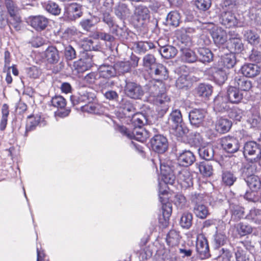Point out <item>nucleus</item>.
<instances>
[{
    "label": "nucleus",
    "mask_w": 261,
    "mask_h": 261,
    "mask_svg": "<svg viewBox=\"0 0 261 261\" xmlns=\"http://www.w3.org/2000/svg\"><path fill=\"white\" fill-rule=\"evenodd\" d=\"M180 51L181 53V60L187 63H193L197 61V57L195 53L189 48L181 47Z\"/></svg>",
    "instance_id": "nucleus-34"
},
{
    "label": "nucleus",
    "mask_w": 261,
    "mask_h": 261,
    "mask_svg": "<svg viewBox=\"0 0 261 261\" xmlns=\"http://www.w3.org/2000/svg\"><path fill=\"white\" fill-rule=\"evenodd\" d=\"M43 8L49 13L55 15H59L60 13L61 9L58 5L53 1H48L42 3Z\"/></svg>",
    "instance_id": "nucleus-50"
},
{
    "label": "nucleus",
    "mask_w": 261,
    "mask_h": 261,
    "mask_svg": "<svg viewBox=\"0 0 261 261\" xmlns=\"http://www.w3.org/2000/svg\"><path fill=\"white\" fill-rule=\"evenodd\" d=\"M227 238L223 231L217 230L214 235V242L216 247L219 248L226 244Z\"/></svg>",
    "instance_id": "nucleus-51"
},
{
    "label": "nucleus",
    "mask_w": 261,
    "mask_h": 261,
    "mask_svg": "<svg viewBox=\"0 0 261 261\" xmlns=\"http://www.w3.org/2000/svg\"><path fill=\"white\" fill-rule=\"evenodd\" d=\"M2 116L0 122V129L4 130L7 126L8 117L9 114V107L7 104H4L2 108Z\"/></svg>",
    "instance_id": "nucleus-56"
},
{
    "label": "nucleus",
    "mask_w": 261,
    "mask_h": 261,
    "mask_svg": "<svg viewBox=\"0 0 261 261\" xmlns=\"http://www.w3.org/2000/svg\"><path fill=\"white\" fill-rule=\"evenodd\" d=\"M206 112L202 109H194L189 113V119L191 125L195 127L202 126Z\"/></svg>",
    "instance_id": "nucleus-5"
},
{
    "label": "nucleus",
    "mask_w": 261,
    "mask_h": 261,
    "mask_svg": "<svg viewBox=\"0 0 261 261\" xmlns=\"http://www.w3.org/2000/svg\"><path fill=\"white\" fill-rule=\"evenodd\" d=\"M244 36L248 42L251 44L256 45L259 43V37L258 35L251 30L245 31Z\"/></svg>",
    "instance_id": "nucleus-61"
},
{
    "label": "nucleus",
    "mask_w": 261,
    "mask_h": 261,
    "mask_svg": "<svg viewBox=\"0 0 261 261\" xmlns=\"http://www.w3.org/2000/svg\"><path fill=\"white\" fill-rule=\"evenodd\" d=\"M99 76L103 78L109 79L116 75L114 66L103 64L98 69Z\"/></svg>",
    "instance_id": "nucleus-26"
},
{
    "label": "nucleus",
    "mask_w": 261,
    "mask_h": 261,
    "mask_svg": "<svg viewBox=\"0 0 261 261\" xmlns=\"http://www.w3.org/2000/svg\"><path fill=\"white\" fill-rule=\"evenodd\" d=\"M99 106L93 102L81 106L82 111L89 113L96 114L98 113Z\"/></svg>",
    "instance_id": "nucleus-63"
},
{
    "label": "nucleus",
    "mask_w": 261,
    "mask_h": 261,
    "mask_svg": "<svg viewBox=\"0 0 261 261\" xmlns=\"http://www.w3.org/2000/svg\"><path fill=\"white\" fill-rule=\"evenodd\" d=\"M221 23L227 28L235 27L237 25V19L231 12L222 13L220 17Z\"/></svg>",
    "instance_id": "nucleus-25"
},
{
    "label": "nucleus",
    "mask_w": 261,
    "mask_h": 261,
    "mask_svg": "<svg viewBox=\"0 0 261 261\" xmlns=\"http://www.w3.org/2000/svg\"><path fill=\"white\" fill-rule=\"evenodd\" d=\"M161 56L165 59H170L175 56L177 50L175 47L171 45L163 46L160 50Z\"/></svg>",
    "instance_id": "nucleus-42"
},
{
    "label": "nucleus",
    "mask_w": 261,
    "mask_h": 261,
    "mask_svg": "<svg viewBox=\"0 0 261 261\" xmlns=\"http://www.w3.org/2000/svg\"><path fill=\"white\" fill-rule=\"evenodd\" d=\"M171 133L177 138H182L189 132L188 128L184 125V123L171 125Z\"/></svg>",
    "instance_id": "nucleus-40"
},
{
    "label": "nucleus",
    "mask_w": 261,
    "mask_h": 261,
    "mask_svg": "<svg viewBox=\"0 0 261 261\" xmlns=\"http://www.w3.org/2000/svg\"><path fill=\"white\" fill-rule=\"evenodd\" d=\"M146 87H147L148 92L149 93L150 96L153 97V99L162 92L159 86L154 84L153 82H150L146 85Z\"/></svg>",
    "instance_id": "nucleus-62"
},
{
    "label": "nucleus",
    "mask_w": 261,
    "mask_h": 261,
    "mask_svg": "<svg viewBox=\"0 0 261 261\" xmlns=\"http://www.w3.org/2000/svg\"><path fill=\"white\" fill-rule=\"evenodd\" d=\"M135 14L137 17V20L141 21L140 24H143L144 21L150 17L149 11L147 7L140 5L136 7Z\"/></svg>",
    "instance_id": "nucleus-31"
},
{
    "label": "nucleus",
    "mask_w": 261,
    "mask_h": 261,
    "mask_svg": "<svg viewBox=\"0 0 261 261\" xmlns=\"http://www.w3.org/2000/svg\"><path fill=\"white\" fill-rule=\"evenodd\" d=\"M227 98L220 95L217 96L214 100V110L216 112H223L228 111Z\"/></svg>",
    "instance_id": "nucleus-23"
},
{
    "label": "nucleus",
    "mask_w": 261,
    "mask_h": 261,
    "mask_svg": "<svg viewBox=\"0 0 261 261\" xmlns=\"http://www.w3.org/2000/svg\"><path fill=\"white\" fill-rule=\"evenodd\" d=\"M177 180L179 184L184 188H187L193 185V180L189 170L181 167L176 168Z\"/></svg>",
    "instance_id": "nucleus-4"
},
{
    "label": "nucleus",
    "mask_w": 261,
    "mask_h": 261,
    "mask_svg": "<svg viewBox=\"0 0 261 261\" xmlns=\"http://www.w3.org/2000/svg\"><path fill=\"white\" fill-rule=\"evenodd\" d=\"M232 125L231 121L226 118H220L216 123V129L220 133L224 134L229 130Z\"/></svg>",
    "instance_id": "nucleus-32"
},
{
    "label": "nucleus",
    "mask_w": 261,
    "mask_h": 261,
    "mask_svg": "<svg viewBox=\"0 0 261 261\" xmlns=\"http://www.w3.org/2000/svg\"><path fill=\"white\" fill-rule=\"evenodd\" d=\"M197 59L202 63H209L211 62L213 58V55L208 48H199L198 49Z\"/></svg>",
    "instance_id": "nucleus-36"
},
{
    "label": "nucleus",
    "mask_w": 261,
    "mask_h": 261,
    "mask_svg": "<svg viewBox=\"0 0 261 261\" xmlns=\"http://www.w3.org/2000/svg\"><path fill=\"white\" fill-rule=\"evenodd\" d=\"M196 247V251L200 258L205 259L210 256L207 241L203 234L197 236Z\"/></svg>",
    "instance_id": "nucleus-8"
},
{
    "label": "nucleus",
    "mask_w": 261,
    "mask_h": 261,
    "mask_svg": "<svg viewBox=\"0 0 261 261\" xmlns=\"http://www.w3.org/2000/svg\"><path fill=\"white\" fill-rule=\"evenodd\" d=\"M124 92L128 97L135 99H141L144 94L142 86L133 82H126Z\"/></svg>",
    "instance_id": "nucleus-3"
},
{
    "label": "nucleus",
    "mask_w": 261,
    "mask_h": 261,
    "mask_svg": "<svg viewBox=\"0 0 261 261\" xmlns=\"http://www.w3.org/2000/svg\"><path fill=\"white\" fill-rule=\"evenodd\" d=\"M115 15L121 19H125L130 15V12L126 5L123 3H119L114 8Z\"/></svg>",
    "instance_id": "nucleus-33"
},
{
    "label": "nucleus",
    "mask_w": 261,
    "mask_h": 261,
    "mask_svg": "<svg viewBox=\"0 0 261 261\" xmlns=\"http://www.w3.org/2000/svg\"><path fill=\"white\" fill-rule=\"evenodd\" d=\"M116 73L124 74L130 70V63L128 62H118L114 65Z\"/></svg>",
    "instance_id": "nucleus-54"
},
{
    "label": "nucleus",
    "mask_w": 261,
    "mask_h": 261,
    "mask_svg": "<svg viewBox=\"0 0 261 261\" xmlns=\"http://www.w3.org/2000/svg\"><path fill=\"white\" fill-rule=\"evenodd\" d=\"M213 92V87L210 85L200 84L197 88V94L199 96L208 97Z\"/></svg>",
    "instance_id": "nucleus-44"
},
{
    "label": "nucleus",
    "mask_w": 261,
    "mask_h": 261,
    "mask_svg": "<svg viewBox=\"0 0 261 261\" xmlns=\"http://www.w3.org/2000/svg\"><path fill=\"white\" fill-rule=\"evenodd\" d=\"M198 151L200 156L205 160L210 161L214 158V149L212 145L201 147Z\"/></svg>",
    "instance_id": "nucleus-37"
},
{
    "label": "nucleus",
    "mask_w": 261,
    "mask_h": 261,
    "mask_svg": "<svg viewBox=\"0 0 261 261\" xmlns=\"http://www.w3.org/2000/svg\"><path fill=\"white\" fill-rule=\"evenodd\" d=\"M39 125L40 126L45 125V120L40 114L29 116L27 121L26 131H31Z\"/></svg>",
    "instance_id": "nucleus-17"
},
{
    "label": "nucleus",
    "mask_w": 261,
    "mask_h": 261,
    "mask_svg": "<svg viewBox=\"0 0 261 261\" xmlns=\"http://www.w3.org/2000/svg\"><path fill=\"white\" fill-rule=\"evenodd\" d=\"M227 99L232 103H239L243 99V93L234 86H230L227 89Z\"/></svg>",
    "instance_id": "nucleus-22"
},
{
    "label": "nucleus",
    "mask_w": 261,
    "mask_h": 261,
    "mask_svg": "<svg viewBox=\"0 0 261 261\" xmlns=\"http://www.w3.org/2000/svg\"><path fill=\"white\" fill-rule=\"evenodd\" d=\"M96 96L91 90L81 92L77 96H71V100L73 105L85 103L87 104L93 102Z\"/></svg>",
    "instance_id": "nucleus-9"
},
{
    "label": "nucleus",
    "mask_w": 261,
    "mask_h": 261,
    "mask_svg": "<svg viewBox=\"0 0 261 261\" xmlns=\"http://www.w3.org/2000/svg\"><path fill=\"white\" fill-rule=\"evenodd\" d=\"M192 214L190 213H185L180 218V224L182 227L189 229L192 225Z\"/></svg>",
    "instance_id": "nucleus-57"
},
{
    "label": "nucleus",
    "mask_w": 261,
    "mask_h": 261,
    "mask_svg": "<svg viewBox=\"0 0 261 261\" xmlns=\"http://www.w3.org/2000/svg\"><path fill=\"white\" fill-rule=\"evenodd\" d=\"M246 244L247 242H241L239 243V246H237L235 253L236 261H250L249 255L246 251L242 248L243 246L248 249Z\"/></svg>",
    "instance_id": "nucleus-30"
},
{
    "label": "nucleus",
    "mask_w": 261,
    "mask_h": 261,
    "mask_svg": "<svg viewBox=\"0 0 261 261\" xmlns=\"http://www.w3.org/2000/svg\"><path fill=\"white\" fill-rule=\"evenodd\" d=\"M177 248L174 247L164 248L157 251L156 255L159 259L163 260H173L175 258Z\"/></svg>",
    "instance_id": "nucleus-20"
},
{
    "label": "nucleus",
    "mask_w": 261,
    "mask_h": 261,
    "mask_svg": "<svg viewBox=\"0 0 261 261\" xmlns=\"http://www.w3.org/2000/svg\"><path fill=\"white\" fill-rule=\"evenodd\" d=\"M245 218L257 224H261V209L252 208Z\"/></svg>",
    "instance_id": "nucleus-35"
},
{
    "label": "nucleus",
    "mask_w": 261,
    "mask_h": 261,
    "mask_svg": "<svg viewBox=\"0 0 261 261\" xmlns=\"http://www.w3.org/2000/svg\"><path fill=\"white\" fill-rule=\"evenodd\" d=\"M153 100L155 104L158 106L159 111H161L162 114L165 113L169 109V97L164 92V90L162 92L155 97Z\"/></svg>",
    "instance_id": "nucleus-13"
},
{
    "label": "nucleus",
    "mask_w": 261,
    "mask_h": 261,
    "mask_svg": "<svg viewBox=\"0 0 261 261\" xmlns=\"http://www.w3.org/2000/svg\"><path fill=\"white\" fill-rule=\"evenodd\" d=\"M243 153L245 158H248L251 161L260 153V148L259 145L254 141L246 142L244 146Z\"/></svg>",
    "instance_id": "nucleus-12"
},
{
    "label": "nucleus",
    "mask_w": 261,
    "mask_h": 261,
    "mask_svg": "<svg viewBox=\"0 0 261 261\" xmlns=\"http://www.w3.org/2000/svg\"><path fill=\"white\" fill-rule=\"evenodd\" d=\"M178 163L181 167H188L195 161L194 153L190 150H185L180 153L178 156Z\"/></svg>",
    "instance_id": "nucleus-16"
},
{
    "label": "nucleus",
    "mask_w": 261,
    "mask_h": 261,
    "mask_svg": "<svg viewBox=\"0 0 261 261\" xmlns=\"http://www.w3.org/2000/svg\"><path fill=\"white\" fill-rule=\"evenodd\" d=\"M72 70L75 73H83L87 70V66L84 60L80 59L73 63Z\"/></svg>",
    "instance_id": "nucleus-59"
},
{
    "label": "nucleus",
    "mask_w": 261,
    "mask_h": 261,
    "mask_svg": "<svg viewBox=\"0 0 261 261\" xmlns=\"http://www.w3.org/2000/svg\"><path fill=\"white\" fill-rule=\"evenodd\" d=\"M174 202L178 209H184L187 205V201L185 197L181 194L176 195L174 197Z\"/></svg>",
    "instance_id": "nucleus-64"
},
{
    "label": "nucleus",
    "mask_w": 261,
    "mask_h": 261,
    "mask_svg": "<svg viewBox=\"0 0 261 261\" xmlns=\"http://www.w3.org/2000/svg\"><path fill=\"white\" fill-rule=\"evenodd\" d=\"M66 14L70 20H75L82 15V5L76 3L69 4L66 7Z\"/></svg>",
    "instance_id": "nucleus-15"
},
{
    "label": "nucleus",
    "mask_w": 261,
    "mask_h": 261,
    "mask_svg": "<svg viewBox=\"0 0 261 261\" xmlns=\"http://www.w3.org/2000/svg\"><path fill=\"white\" fill-rule=\"evenodd\" d=\"M191 85L190 78L187 75H180L176 81V86L178 89H187Z\"/></svg>",
    "instance_id": "nucleus-53"
},
{
    "label": "nucleus",
    "mask_w": 261,
    "mask_h": 261,
    "mask_svg": "<svg viewBox=\"0 0 261 261\" xmlns=\"http://www.w3.org/2000/svg\"><path fill=\"white\" fill-rule=\"evenodd\" d=\"M228 70L225 68H214L213 76L216 83L221 85L224 83L227 79Z\"/></svg>",
    "instance_id": "nucleus-28"
},
{
    "label": "nucleus",
    "mask_w": 261,
    "mask_h": 261,
    "mask_svg": "<svg viewBox=\"0 0 261 261\" xmlns=\"http://www.w3.org/2000/svg\"><path fill=\"white\" fill-rule=\"evenodd\" d=\"M120 107L123 110V113L128 117H131L135 112L134 105L127 99H122L120 103Z\"/></svg>",
    "instance_id": "nucleus-39"
},
{
    "label": "nucleus",
    "mask_w": 261,
    "mask_h": 261,
    "mask_svg": "<svg viewBox=\"0 0 261 261\" xmlns=\"http://www.w3.org/2000/svg\"><path fill=\"white\" fill-rule=\"evenodd\" d=\"M169 121L172 123V125L184 123L180 111L178 109L173 110L169 115Z\"/></svg>",
    "instance_id": "nucleus-52"
},
{
    "label": "nucleus",
    "mask_w": 261,
    "mask_h": 261,
    "mask_svg": "<svg viewBox=\"0 0 261 261\" xmlns=\"http://www.w3.org/2000/svg\"><path fill=\"white\" fill-rule=\"evenodd\" d=\"M31 25L37 31H41L47 27L48 21L44 16L39 15L33 16L30 21Z\"/></svg>",
    "instance_id": "nucleus-24"
},
{
    "label": "nucleus",
    "mask_w": 261,
    "mask_h": 261,
    "mask_svg": "<svg viewBox=\"0 0 261 261\" xmlns=\"http://www.w3.org/2000/svg\"><path fill=\"white\" fill-rule=\"evenodd\" d=\"M221 61L224 67L227 69L232 68L236 63L235 55L232 53L227 54L222 57Z\"/></svg>",
    "instance_id": "nucleus-46"
},
{
    "label": "nucleus",
    "mask_w": 261,
    "mask_h": 261,
    "mask_svg": "<svg viewBox=\"0 0 261 261\" xmlns=\"http://www.w3.org/2000/svg\"><path fill=\"white\" fill-rule=\"evenodd\" d=\"M44 55L47 62L55 64L58 62L59 55L56 47L49 46L45 51Z\"/></svg>",
    "instance_id": "nucleus-27"
},
{
    "label": "nucleus",
    "mask_w": 261,
    "mask_h": 261,
    "mask_svg": "<svg viewBox=\"0 0 261 261\" xmlns=\"http://www.w3.org/2000/svg\"><path fill=\"white\" fill-rule=\"evenodd\" d=\"M233 85L238 90L249 91L252 87V82L243 76H236L233 80Z\"/></svg>",
    "instance_id": "nucleus-21"
},
{
    "label": "nucleus",
    "mask_w": 261,
    "mask_h": 261,
    "mask_svg": "<svg viewBox=\"0 0 261 261\" xmlns=\"http://www.w3.org/2000/svg\"><path fill=\"white\" fill-rule=\"evenodd\" d=\"M149 74L158 82L166 80L169 77L168 71L163 64L158 63L150 71Z\"/></svg>",
    "instance_id": "nucleus-10"
},
{
    "label": "nucleus",
    "mask_w": 261,
    "mask_h": 261,
    "mask_svg": "<svg viewBox=\"0 0 261 261\" xmlns=\"http://www.w3.org/2000/svg\"><path fill=\"white\" fill-rule=\"evenodd\" d=\"M51 103L54 107L62 109L65 107L66 100L62 96L56 95L52 98Z\"/></svg>",
    "instance_id": "nucleus-60"
},
{
    "label": "nucleus",
    "mask_w": 261,
    "mask_h": 261,
    "mask_svg": "<svg viewBox=\"0 0 261 261\" xmlns=\"http://www.w3.org/2000/svg\"><path fill=\"white\" fill-rule=\"evenodd\" d=\"M180 236L179 232L175 230H171L166 237V242L169 247L177 249L179 243Z\"/></svg>",
    "instance_id": "nucleus-29"
},
{
    "label": "nucleus",
    "mask_w": 261,
    "mask_h": 261,
    "mask_svg": "<svg viewBox=\"0 0 261 261\" xmlns=\"http://www.w3.org/2000/svg\"><path fill=\"white\" fill-rule=\"evenodd\" d=\"M211 34L215 43L218 46L224 44L227 40L226 32L221 28H213Z\"/></svg>",
    "instance_id": "nucleus-14"
},
{
    "label": "nucleus",
    "mask_w": 261,
    "mask_h": 261,
    "mask_svg": "<svg viewBox=\"0 0 261 261\" xmlns=\"http://www.w3.org/2000/svg\"><path fill=\"white\" fill-rule=\"evenodd\" d=\"M254 170V167L251 165L245 168L243 173L246 176V177L245 178V181L247 186L252 191H255L260 188L261 182L258 176L252 174L249 175L250 172L253 173Z\"/></svg>",
    "instance_id": "nucleus-6"
},
{
    "label": "nucleus",
    "mask_w": 261,
    "mask_h": 261,
    "mask_svg": "<svg viewBox=\"0 0 261 261\" xmlns=\"http://www.w3.org/2000/svg\"><path fill=\"white\" fill-rule=\"evenodd\" d=\"M132 117V122L134 128L132 130L128 129L124 126L119 127V132L130 139H135L141 142H144L150 137V133L142 127L147 123V119L142 113L134 114Z\"/></svg>",
    "instance_id": "nucleus-1"
},
{
    "label": "nucleus",
    "mask_w": 261,
    "mask_h": 261,
    "mask_svg": "<svg viewBox=\"0 0 261 261\" xmlns=\"http://www.w3.org/2000/svg\"><path fill=\"white\" fill-rule=\"evenodd\" d=\"M166 20L169 25L176 27L179 25L180 23V14L176 11H171L167 15Z\"/></svg>",
    "instance_id": "nucleus-48"
},
{
    "label": "nucleus",
    "mask_w": 261,
    "mask_h": 261,
    "mask_svg": "<svg viewBox=\"0 0 261 261\" xmlns=\"http://www.w3.org/2000/svg\"><path fill=\"white\" fill-rule=\"evenodd\" d=\"M199 172L204 176L209 177L213 173L212 165L206 162H202L196 164Z\"/></svg>",
    "instance_id": "nucleus-45"
},
{
    "label": "nucleus",
    "mask_w": 261,
    "mask_h": 261,
    "mask_svg": "<svg viewBox=\"0 0 261 261\" xmlns=\"http://www.w3.org/2000/svg\"><path fill=\"white\" fill-rule=\"evenodd\" d=\"M150 144L152 150L159 153L165 152L168 147L167 138L162 135H154L150 140Z\"/></svg>",
    "instance_id": "nucleus-7"
},
{
    "label": "nucleus",
    "mask_w": 261,
    "mask_h": 261,
    "mask_svg": "<svg viewBox=\"0 0 261 261\" xmlns=\"http://www.w3.org/2000/svg\"><path fill=\"white\" fill-rule=\"evenodd\" d=\"M158 63L156 62V59L153 55L151 54L146 55L143 59V66L149 72Z\"/></svg>",
    "instance_id": "nucleus-47"
},
{
    "label": "nucleus",
    "mask_w": 261,
    "mask_h": 261,
    "mask_svg": "<svg viewBox=\"0 0 261 261\" xmlns=\"http://www.w3.org/2000/svg\"><path fill=\"white\" fill-rule=\"evenodd\" d=\"M222 181L226 186H231L236 181V176L230 171H226L223 172L222 175Z\"/></svg>",
    "instance_id": "nucleus-55"
},
{
    "label": "nucleus",
    "mask_w": 261,
    "mask_h": 261,
    "mask_svg": "<svg viewBox=\"0 0 261 261\" xmlns=\"http://www.w3.org/2000/svg\"><path fill=\"white\" fill-rule=\"evenodd\" d=\"M136 50L139 54H144L147 50L154 47V44L151 42L138 41L135 43Z\"/></svg>",
    "instance_id": "nucleus-49"
},
{
    "label": "nucleus",
    "mask_w": 261,
    "mask_h": 261,
    "mask_svg": "<svg viewBox=\"0 0 261 261\" xmlns=\"http://www.w3.org/2000/svg\"><path fill=\"white\" fill-rule=\"evenodd\" d=\"M228 47L231 53H240L243 49V44L241 39L237 37L230 39Z\"/></svg>",
    "instance_id": "nucleus-41"
},
{
    "label": "nucleus",
    "mask_w": 261,
    "mask_h": 261,
    "mask_svg": "<svg viewBox=\"0 0 261 261\" xmlns=\"http://www.w3.org/2000/svg\"><path fill=\"white\" fill-rule=\"evenodd\" d=\"M114 85L112 81H106L105 82H100V87L101 88V92L104 95L106 98L109 100H116L118 98V93L113 90L106 91L107 87H111Z\"/></svg>",
    "instance_id": "nucleus-18"
},
{
    "label": "nucleus",
    "mask_w": 261,
    "mask_h": 261,
    "mask_svg": "<svg viewBox=\"0 0 261 261\" xmlns=\"http://www.w3.org/2000/svg\"><path fill=\"white\" fill-rule=\"evenodd\" d=\"M221 145L222 148L228 153L236 152L240 147L238 140L230 136H226L221 138Z\"/></svg>",
    "instance_id": "nucleus-11"
},
{
    "label": "nucleus",
    "mask_w": 261,
    "mask_h": 261,
    "mask_svg": "<svg viewBox=\"0 0 261 261\" xmlns=\"http://www.w3.org/2000/svg\"><path fill=\"white\" fill-rule=\"evenodd\" d=\"M235 228L239 235L241 237L250 234L252 232V226L244 222H240L235 225Z\"/></svg>",
    "instance_id": "nucleus-43"
},
{
    "label": "nucleus",
    "mask_w": 261,
    "mask_h": 261,
    "mask_svg": "<svg viewBox=\"0 0 261 261\" xmlns=\"http://www.w3.org/2000/svg\"><path fill=\"white\" fill-rule=\"evenodd\" d=\"M232 218L236 220L243 218L245 216L244 208L239 205L231 206L230 207Z\"/></svg>",
    "instance_id": "nucleus-58"
},
{
    "label": "nucleus",
    "mask_w": 261,
    "mask_h": 261,
    "mask_svg": "<svg viewBox=\"0 0 261 261\" xmlns=\"http://www.w3.org/2000/svg\"><path fill=\"white\" fill-rule=\"evenodd\" d=\"M193 212L197 217L201 219H205L209 215L208 208L203 203L194 205Z\"/></svg>",
    "instance_id": "nucleus-38"
},
{
    "label": "nucleus",
    "mask_w": 261,
    "mask_h": 261,
    "mask_svg": "<svg viewBox=\"0 0 261 261\" xmlns=\"http://www.w3.org/2000/svg\"><path fill=\"white\" fill-rule=\"evenodd\" d=\"M241 72L245 76L254 77L260 73L259 67L255 64H245L242 66Z\"/></svg>",
    "instance_id": "nucleus-19"
},
{
    "label": "nucleus",
    "mask_w": 261,
    "mask_h": 261,
    "mask_svg": "<svg viewBox=\"0 0 261 261\" xmlns=\"http://www.w3.org/2000/svg\"><path fill=\"white\" fill-rule=\"evenodd\" d=\"M180 166L176 162L171 161L160 162V171L162 180L167 185H172L175 181V174L176 168Z\"/></svg>",
    "instance_id": "nucleus-2"
}]
</instances>
